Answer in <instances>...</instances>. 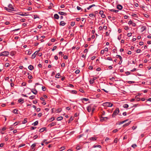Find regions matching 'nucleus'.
Listing matches in <instances>:
<instances>
[{"label":"nucleus","instance_id":"1","mask_svg":"<svg viewBox=\"0 0 151 151\" xmlns=\"http://www.w3.org/2000/svg\"><path fill=\"white\" fill-rule=\"evenodd\" d=\"M119 112V109L118 108H116L114 111L112 115V117L114 118L117 115Z\"/></svg>","mask_w":151,"mask_h":151},{"label":"nucleus","instance_id":"2","mask_svg":"<svg viewBox=\"0 0 151 151\" xmlns=\"http://www.w3.org/2000/svg\"><path fill=\"white\" fill-rule=\"evenodd\" d=\"M103 105L104 106L112 107L113 104L110 102H106L103 103Z\"/></svg>","mask_w":151,"mask_h":151},{"label":"nucleus","instance_id":"3","mask_svg":"<svg viewBox=\"0 0 151 151\" xmlns=\"http://www.w3.org/2000/svg\"><path fill=\"white\" fill-rule=\"evenodd\" d=\"M9 54V52L8 51H5L0 53V56H7Z\"/></svg>","mask_w":151,"mask_h":151},{"label":"nucleus","instance_id":"4","mask_svg":"<svg viewBox=\"0 0 151 151\" xmlns=\"http://www.w3.org/2000/svg\"><path fill=\"white\" fill-rule=\"evenodd\" d=\"M31 92L35 95H36L37 93V91L35 89H30Z\"/></svg>","mask_w":151,"mask_h":151},{"label":"nucleus","instance_id":"5","mask_svg":"<svg viewBox=\"0 0 151 151\" xmlns=\"http://www.w3.org/2000/svg\"><path fill=\"white\" fill-rule=\"evenodd\" d=\"M128 24H132V26L133 27H135L136 26V24H135V23L133 22L131 20L129 21L128 22Z\"/></svg>","mask_w":151,"mask_h":151},{"label":"nucleus","instance_id":"6","mask_svg":"<svg viewBox=\"0 0 151 151\" xmlns=\"http://www.w3.org/2000/svg\"><path fill=\"white\" fill-rule=\"evenodd\" d=\"M56 124V123L55 122H52L51 124H49L48 125V127H50L54 126Z\"/></svg>","mask_w":151,"mask_h":151},{"label":"nucleus","instance_id":"7","mask_svg":"<svg viewBox=\"0 0 151 151\" xmlns=\"http://www.w3.org/2000/svg\"><path fill=\"white\" fill-rule=\"evenodd\" d=\"M58 14L61 15L65 16L67 15V13L65 12H58Z\"/></svg>","mask_w":151,"mask_h":151},{"label":"nucleus","instance_id":"8","mask_svg":"<svg viewBox=\"0 0 151 151\" xmlns=\"http://www.w3.org/2000/svg\"><path fill=\"white\" fill-rule=\"evenodd\" d=\"M87 109L88 112H90L91 111L92 108L91 106H89L87 107Z\"/></svg>","mask_w":151,"mask_h":151},{"label":"nucleus","instance_id":"9","mask_svg":"<svg viewBox=\"0 0 151 151\" xmlns=\"http://www.w3.org/2000/svg\"><path fill=\"white\" fill-rule=\"evenodd\" d=\"M36 146V143H34L31 146V147L32 148V150L33 151L35 150V149H34V148Z\"/></svg>","mask_w":151,"mask_h":151},{"label":"nucleus","instance_id":"10","mask_svg":"<svg viewBox=\"0 0 151 151\" xmlns=\"http://www.w3.org/2000/svg\"><path fill=\"white\" fill-rule=\"evenodd\" d=\"M4 9L7 11L8 12H10L11 11H12V9L8 7H5Z\"/></svg>","mask_w":151,"mask_h":151},{"label":"nucleus","instance_id":"11","mask_svg":"<svg viewBox=\"0 0 151 151\" xmlns=\"http://www.w3.org/2000/svg\"><path fill=\"white\" fill-rule=\"evenodd\" d=\"M66 24V23H65L64 21H61L60 23V26H64Z\"/></svg>","mask_w":151,"mask_h":151},{"label":"nucleus","instance_id":"12","mask_svg":"<svg viewBox=\"0 0 151 151\" xmlns=\"http://www.w3.org/2000/svg\"><path fill=\"white\" fill-rule=\"evenodd\" d=\"M46 129V128L45 127H43L40 129L39 131V132H42L45 131Z\"/></svg>","mask_w":151,"mask_h":151},{"label":"nucleus","instance_id":"13","mask_svg":"<svg viewBox=\"0 0 151 151\" xmlns=\"http://www.w3.org/2000/svg\"><path fill=\"white\" fill-rule=\"evenodd\" d=\"M28 69L30 70H32L34 69V67L32 65H30L28 67Z\"/></svg>","mask_w":151,"mask_h":151},{"label":"nucleus","instance_id":"14","mask_svg":"<svg viewBox=\"0 0 151 151\" xmlns=\"http://www.w3.org/2000/svg\"><path fill=\"white\" fill-rule=\"evenodd\" d=\"M24 99H20L18 100V102L20 104H22L24 102Z\"/></svg>","mask_w":151,"mask_h":151},{"label":"nucleus","instance_id":"15","mask_svg":"<svg viewBox=\"0 0 151 151\" xmlns=\"http://www.w3.org/2000/svg\"><path fill=\"white\" fill-rule=\"evenodd\" d=\"M117 9L119 10H121L122 8V6L120 5H118L117 6Z\"/></svg>","mask_w":151,"mask_h":151},{"label":"nucleus","instance_id":"16","mask_svg":"<svg viewBox=\"0 0 151 151\" xmlns=\"http://www.w3.org/2000/svg\"><path fill=\"white\" fill-rule=\"evenodd\" d=\"M36 52H35L32 55V56L31 57V58L32 59H34L35 57L36 54H37V53H36Z\"/></svg>","mask_w":151,"mask_h":151},{"label":"nucleus","instance_id":"17","mask_svg":"<svg viewBox=\"0 0 151 151\" xmlns=\"http://www.w3.org/2000/svg\"><path fill=\"white\" fill-rule=\"evenodd\" d=\"M116 57L117 58H119V59H120V61H121V62H122V58L120 55H117L116 56Z\"/></svg>","mask_w":151,"mask_h":151},{"label":"nucleus","instance_id":"18","mask_svg":"<svg viewBox=\"0 0 151 151\" xmlns=\"http://www.w3.org/2000/svg\"><path fill=\"white\" fill-rule=\"evenodd\" d=\"M141 31L142 32L145 30L146 29V27L145 26H142L141 28Z\"/></svg>","mask_w":151,"mask_h":151},{"label":"nucleus","instance_id":"19","mask_svg":"<svg viewBox=\"0 0 151 151\" xmlns=\"http://www.w3.org/2000/svg\"><path fill=\"white\" fill-rule=\"evenodd\" d=\"M18 110L17 109H15L13 110V112L16 114H18V113L17 112Z\"/></svg>","mask_w":151,"mask_h":151},{"label":"nucleus","instance_id":"20","mask_svg":"<svg viewBox=\"0 0 151 151\" xmlns=\"http://www.w3.org/2000/svg\"><path fill=\"white\" fill-rule=\"evenodd\" d=\"M54 17L56 19H58L59 18V16L57 14H55L54 15Z\"/></svg>","mask_w":151,"mask_h":151},{"label":"nucleus","instance_id":"21","mask_svg":"<svg viewBox=\"0 0 151 151\" xmlns=\"http://www.w3.org/2000/svg\"><path fill=\"white\" fill-rule=\"evenodd\" d=\"M61 76L60 74L59 73H58L55 76V77L56 78H59Z\"/></svg>","mask_w":151,"mask_h":151},{"label":"nucleus","instance_id":"22","mask_svg":"<svg viewBox=\"0 0 151 151\" xmlns=\"http://www.w3.org/2000/svg\"><path fill=\"white\" fill-rule=\"evenodd\" d=\"M8 7L12 9L13 10V9H14V8L13 7V6L12 4H9L8 6Z\"/></svg>","mask_w":151,"mask_h":151},{"label":"nucleus","instance_id":"23","mask_svg":"<svg viewBox=\"0 0 151 151\" xmlns=\"http://www.w3.org/2000/svg\"><path fill=\"white\" fill-rule=\"evenodd\" d=\"M38 123V122L37 121H35V122L33 123L32 124V125L34 126L37 125Z\"/></svg>","mask_w":151,"mask_h":151},{"label":"nucleus","instance_id":"24","mask_svg":"<svg viewBox=\"0 0 151 151\" xmlns=\"http://www.w3.org/2000/svg\"><path fill=\"white\" fill-rule=\"evenodd\" d=\"M70 93L72 94H76L77 93V92L76 90H72L70 91Z\"/></svg>","mask_w":151,"mask_h":151},{"label":"nucleus","instance_id":"25","mask_svg":"<svg viewBox=\"0 0 151 151\" xmlns=\"http://www.w3.org/2000/svg\"><path fill=\"white\" fill-rule=\"evenodd\" d=\"M89 139L90 140H96V137H91L89 138Z\"/></svg>","mask_w":151,"mask_h":151},{"label":"nucleus","instance_id":"26","mask_svg":"<svg viewBox=\"0 0 151 151\" xmlns=\"http://www.w3.org/2000/svg\"><path fill=\"white\" fill-rule=\"evenodd\" d=\"M93 147L95 148V147H99L100 148H101V145H94L93 146Z\"/></svg>","mask_w":151,"mask_h":151},{"label":"nucleus","instance_id":"27","mask_svg":"<svg viewBox=\"0 0 151 151\" xmlns=\"http://www.w3.org/2000/svg\"><path fill=\"white\" fill-rule=\"evenodd\" d=\"M63 119V117L62 116H60L58 117L57 119V120L58 121H60Z\"/></svg>","mask_w":151,"mask_h":151},{"label":"nucleus","instance_id":"28","mask_svg":"<svg viewBox=\"0 0 151 151\" xmlns=\"http://www.w3.org/2000/svg\"><path fill=\"white\" fill-rule=\"evenodd\" d=\"M128 120V119H126L125 120H124V121H123L122 122H119V124H123V123H124V122H126V121H127Z\"/></svg>","mask_w":151,"mask_h":151},{"label":"nucleus","instance_id":"29","mask_svg":"<svg viewBox=\"0 0 151 151\" xmlns=\"http://www.w3.org/2000/svg\"><path fill=\"white\" fill-rule=\"evenodd\" d=\"M123 107L125 108H127L129 107V105L127 104H125L123 105Z\"/></svg>","mask_w":151,"mask_h":151},{"label":"nucleus","instance_id":"30","mask_svg":"<svg viewBox=\"0 0 151 151\" xmlns=\"http://www.w3.org/2000/svg\"><path fill=\"white\" fill-rule=\"evenodd\" d=\"M111 12H119L118 10H114V9H112L110 10Z\"/></svg>","mask_w":151,"mask_h":151},{"label":"nucleus","instance_id":"31","mask_svg":"<svg viewBox=\"0 0 151 151\" xmlns=\"http://www.w3.org/2000/svg\"><path fill=\"white\" fill-rule=\"evenodd\" d=\"M27 122V119H24L22 122V124H24L26 123Z\"/></svg>","mask_w":151,"mask_h":151},{"label":"nucleus","instance_id":"32","mask_svg":"<svg viewBox=\"0 0 151 151\" xmlns=\"http://www.w3.org/2000/svg\"><path fill=\"white\" fill-rule=\"evenodd\" d=\"M89 16L91 17H96V16L95 15H94L93 14H89Z\"/></svg>","mask_w":151,"mask_h":151},{"label":"nucleus","instance_id":"33","mask_svg":"<svg viewBox=\"0 0 151 151\" xmlns=\"http://www.w3.org/2000/svg\"><path fill=\"white\" fill-rule=\"evenodd\" d=\"M106 120L105 119L104 117H102V116L100 119V120L101 122H102L104 120Z\"/></svg>","mask_w":151,"mask_h":151},{"label":"nucleus","instance_id":"34","mask_svg":"<svg viewBox=\"0 0 151 151\" xmlns=\"http://www.w3.org/2000/svg\"><path fill=\"white\" fill-rule=\"evenodd\" d=\"M139 94L136 95L135 96V98L136 99H139V100H138L137 101H139Z\"/></svg>","mask_w":151,"mask_h":151},{"label":"nucleus","instance_id":"35","mask_svg":"<svg viewBox=\"0 0 151 151\" xmlns=\"http://www.w3.org/2000/svg\"><path fill=\"white\" fill-rule=\"evenodd\" d=\"M94 83V81L92 80L91 79H90V83L91 84H92Z\"/></svg>","mask_w":151,"mask_h":151},{"label":"nucleus","instance_id":"36","mask_svg":"<svg viewBox=\"0 0 151 151\" xmlns=\"http://www.w3.org/2000/svg\"><path fill=\"white\" fill-rule=\"evenodd\" d=\"M55 119V118L54 117H51L49 119V121L50 122H51Z\"/></svg>","mask_w":151,"mask_h":151},{"label":"nucleus","instance_id":"37","mask_svg":"<svg viewBox=\"0 0 151 151\" xmlns=\"http://www.w3.org/2000/svg\"><path fill=\"white\" fill-rule=\"evenodd\" d=\"M131 122V121H130L129 122H128V123H126V124H125L123 125L124 127L127 126H128L130 123Z\"/></svg>","mask_w":151,"mask_h":151},{"label":"nucleus","instance_id":"38","mask_svg":"<svg viewBox=\"0 0 151 151\" xmlns=\"http://www.w3.org/2000/svg\"><path fill=\"white\" fill-rule=\"evenodd\" d=\"M25 145V144H23L21 145H19L18 146V147H21L24 146Z\"/></svg>","mask_w":151,"mask_h":151},{"label":"nucleus","instance_id":"39","mask_svg":"<svg viewBox=\"0 0 151 151\" xmlns=\"http://www.w3.org/2000/svg\"><path fill=\"white\" fill-rule=\"evenodd\" d=\"M77 9L78 10H81V11H82V9H81V8L79 6H77Z\"/></svg>","mask_w":151,"mask_h":151},{"label":"nucleus","instance_id":"40","mask_svg":"<svg viewBox=\"0 0 151 151\" xmlns=\"http://www.w3.org/2000/svg\"><path fill=\"white\" fill-rule=\"evenodd\" d=\"M33 16H34V19H35L37 18H39L38 16L37 15H34Z\"/></svg>","mask_w":151,"mask_h":151},{"label":"nucleus","instance_id":"41","mask_svg":"<svg viewBox=\"0 0 151 151\" xmlns=\"http://www.w3.org/2000/svg\"><path fill=\"white\" fill-rule=\"evenodd\" d=\"M76 149L77 150H79L81 149L79 146H77L76 147Z\"/></svg>","mask_w":151,"mask_h":151},{"label":"nucleus","instance_id":"42","mask_svg":"<svg viewBox=\"0 0 151 151\" xmlns=\"http://www.w3.org/2000/svg\"><path fill=\"white\" fill-rule=\"evenodd\" d=\"M132 147H133V148H135L136 147H137V145L135 144H133L131 146Z\"/></svg>","mask_w":151,"mask_h":151},{"label":"nucleus","instance_id":"43","mask_svg":"<svg viewBox=\"0 0 151 151\" xmlns=\"http://www.w3.org/2000/svg\"><path fill=\"white\" fill-rule=\"evenodd\" d=\"M35 97V96H32L29 97V99H33Z\"/></svg>","mask_w":151,"mask_h":151},{"label":"nucleus","instance_id":"44","mask_svg":"<svg viewBox=\"0 0 151 151\" xmlns=\"http://www.w3.org/2000/svg\"><path fill=\"white\" fill-rule=\"evenodd\" d=\"M82 100L83 101H83H87L89 100L88 99L86 98H83V99H82Z\"/></svg>","mask_w":151,"mask_h":151},{"label":"nucleus","instance_id":"45","mask_svg":"<svg viewBox=\"0 0 151 151\" xmlns=\"http://www.w3.org/2000/svg\"><path fill=\"white\" fill-rule=\"evenodd\" d=\"M20 21L22 22H24L26 21V19H21Z\"/></svg>","mask_w":151,"mask_h":151},{"label":"nucleus","instance_id":"46","mask_svg":"<svg viewBox=\"0 0 151 151\" xmlns=\"http://www.w3.org/2000/svg\"><path fill=\"white\" fill-rule=\"evenodd\" d=\"M59 54L61 56H64V54L63 53V52H59Z\"/></svg>","mask_w":151,"mask_h":151},{"label":"nucleus","instance_id":"47","mask_svg":"<svg viewBox=\"0 0 151 151\" xmlns=\"http://www.w3.org/2000/svg\"><path fill=\"white\" fill-rule=\"evenodd\" d=\"M73 118L72 117H71L69 119V122H71L72 121H73Z\"/></svg>","mask_w":151,"mask_h":151},{"label":"nucleus","instance_id":"48","mask_svg":"<svg viewBox=\"0 0 151 151\" xmlns=\"http://www.w3.org/2000/svg\"><path fill=\"white\" fill-rule=\"evenodd\" d=\"M106 60H111V61H112V58H111V57H108L107 58Z\"/></svg>","mask_w":151,"mask_h":151},{"label":"nucleus","instance_id":"49","mask_svg":"<svg viewBox=\"0 0 151 151\" xmlns=\"http://www.w3.org/2000/svg\"><path fill=\"white\" fill-rule=\"evenodd\" d=\"M118 139L117 138H115L114 141V143H116L117 142Z\"/></svg>","mask_w":151,"mask_h":151},{"label":"nucleus","instance_id":"50","mask_svg":"<svg viewBox=\"0 0 151 151\" xmlns=\"http://www.w3.org/2000/svg\"><path fill=\"white\" fill-rule=\"evenodd\" d=\"M9 65V63H6L5 64V67H8Z\"/></svg>","mask_w":151,"mask_h":151},{"label":"nucleus","instance_id":"51","mask_svg":"<svg viewBox=\"0 0 151 151\" xmlns=\"http://www.w3.org/2000/svg\"><path fill=\"white\" fill-rule=\"evenodd\" d=\"M38 135H35L33 137V138H34V139H37L38 137Z\"/></svg>","mask_w":151,"mask_h":151},{"label":"nucleus","instance_id":"52","mask_svg":"<svg viewBox=\"0 0 151 151\" xmlns=\"http://www.w3.org/2000/svg\"><path fill=\"white\" fill-rule=\"evenodd\" d=\"M57 46H55L53 47V49L52 50V51H54L57 48Z\"/></svg>","mask_w":151,"mask_h":151},{"label":"nucleus","instance_id":"53","mask_svg":"<svg viewBox=\"0 0 151 151\" xmlns=\"http://www.w3.org/2000/svg\"><path fill=\"white\" fill-rule=\"evenodd\" d=\"M103 13L104 12L103 11H100L99 13V14L101 15L103 14Z\"/></svg>","mask_w":151,"mask_h":151},{"label":"nucleus","instance_id":"54","mask_svg":"<svg viewBox=\"0 0 151 151\" xmlns=\"http://www.w3.org/2000/svg\"><path fill=\"white\" fill-rule=\"evenodd\" d=\"M62 109L61 108L58 109L57 110V112H60L61 111Z\"/></svg>","mask_w":151,"mask_h":151},{"label":"nucleus","instance_id":"55","mask_svg":"<svg viewBox=\"0 0 151 151\" xmlns=\"http://www.w3.org/2000/svg\"><path fill=\"white\" fill-rule=\"evenodd\" d=\"M122 36V34H121L120 35H119V36L118 37V39L119 40H120L121 38V36Z\"/></svg>","mask_w":151,"mask_h":151},{"label":"nucleus","instance_id":"56","mask_svg":"<svg viewBox=\"0 0 151 151\" xmlns=\"http://www.w3.org/2000/svg\"><path fill=\"white\" fill-rule=\"evenodd\" d=\"M75 24V22H72L71 23V25L72 26H74Z\"/></svg>","mask_w":151,"mask_h":151},{"label":"nucleus","instance_id":"57","mask_svg":"<svg viewBox=\"0 0 151 151\" xmlns=\"http://www.w3.org/2000/svg\"><path fill=\"white\" fill-rule=\"evenodd\" d=\"M80 72V70H77L76 71H75V73H76V74H78Z\"/></svg>","mask_w":151,"mask_h":151},{"label":"nucleus","instance_id":"58","mask_svg":"<svg viewBox=\"0 0 151 151\" xmlns=\"http://www.w3.org/2000/svg\"><path fill=\"white\" fill-rule=\"evenodd\" d=\"M4 145V143H1L0 144V147H3V146Z\"/></svg>","mask_w":151,"mask_h":151},{"label":"nucleus","instance_id":"59","mask_svg":"<svg viewBox=\"0 0 151 151\" xmlns=\"http://www.w3.org/2000/svg\"><path fill=\"white\" fill-rule=\"evenodd\" d=\"M132 33H128L127 34V36L129 37H130L132 35Z\"/></svg>","mask_w":151,"mask_h":151},{"label":"nucleus","instance_id":"60","mask_svg":"<svg viewBox=\"0 0 151 151\" xmlns=\"http://www.w3.org/2000/svg\"><path fill=\"white\" fill-rule=\"evenodd\" d=\"M42 90L44 91H45L46 89V88L44 86H42Z\"/></svg>","mask_w":151,"mask_h":151},{"label":"nucleus","instance_id":"61","mask_svg":"<svg viewBox=\"0 0 151 151\" xmlns=\"http://www.w3.org/2000/svg\"><path fill=\"white\" fill-rule=\"evenodd\" d=\"M36 127H32L31 128V130H34L36 129Z\"/></svg>","mask_w":151,"mask_h":151},{"label":"nucleus","instance_id":"62","mask_svg":"<svg viewBox=\"0 0 151 151\" xmlns=\"http://www.w3.org/2000/svg\"><path fill=\"white\" fill-rule=\"evenodd\" d=\"M63 58L65 59H68V57L66 55H64L63 56Z\"/></svg>","mask_w":151,"mask_h":151},{"label":"nucleus","instance_id":"63","mask_svg":"<svg viewBox=\"0 0 151 151\" xmlns=\"http://www.w3.org/2000/svg\"><path fill=\"white\" fill-rule=\"evenodd\" d=\"M28 78L29 79H31L32 78V76L29 75L28 76Z\"/></svg>","mask_w":151,"mask_h":151},{"label":"nucleus","instance_id":"64","mask_svg":"<svg viewBox=\"0 0 151 151\" xmlns=\"http://www.w3.org/2000/svg\"><path fill=\"white\" fill-rule=\"evenodd\" d=\"M129 29V28L128 26H125L124 28V29L126 30H128Z\"/></svg>","mask_w":151,"mask_h":151}]
</instances>
